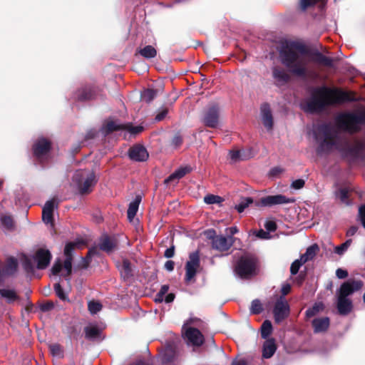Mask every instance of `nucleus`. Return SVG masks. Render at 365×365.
I'll return each instance as SVG.
<instances>
[{
  "mask_svg": "<svg viewBox=\"0 0 365 365\" xmlns=\"http://www.w3.org/2000/svg\"><path fill=\"white\" fill-rule=\"evenodd\" d=\"M305 55L310 56L312 61L319 66L327 68L334 66L333 58L325 56L318 50L311 51L305 44L297 41H286L279 48L280 63L291 75L303 79L315 78L318 75L308 68Z\"/></svg>",
  "mask_w": 365,
  "mask_h": 365,
  "instance_id": "f257e3e1",
  "label": "nucleus"
},
{
  "mask_svg": "<svg viewBox=\"0 0 365 365\" xmlns=\"http://www.w3.org/2000/svg\"><path fill=\"white\" fill-rule=\"evenodd\" d=\"M358 101L356 93L353 91H346L339 88H329L323 86L314 90L312 99L307 102L304 110L314 113L323 110L329 106Z\"/></svg>",
  "mask_w": 365,
  "mask_h": 365,
  "instance_id": "f03ea898",
  "label": "nucleus"
},
{
  "mask_svg": "<svg viewBox=\"0 0 365 365\" xmlns=\"http://www.w3.org/2000/svg\"><path fill=\"white\" fill-rule=\"evenodd\" d=\"M334 120L339 130L351 135L359 133L365 125V109L341 112Z\"/></svg>",
  "mask_w": 365,
  "mask_h": 365,
  "instance_id": "7ed1b4c3",
  "label": "nucleus"
},
{
  "mask_svg": "<svg viewBox=\"0 0 365 365\" xmlns=\"http://www.w3.org/2000/svg\"><path fill=\"white\" fill-rule=\"evenodd\" d=\"M257 264V257L255 255L246 252L237 260L234 270L241 279H249L256 274Z\"/></svg>",
  "mask_w": 365,
  "mask_h": 365,
  "instance_id": "20e7f679",
  "label": "nucleus"
},
{
  "mask_svg": "<svg viewBox=\"0 0 365 365\" xmlns=\"http://www.w3.org/2000/svg\"><path fill=\"white\" fill-rule=\"evenodd\" d=\"M73 180L76 183L81 195H87L91 192L92 187L97 182L96 175L93 172L86 175L84 172L77 171L73 177Z\"/></svg>",
  "mask_w": 365,
  "mask_h": 365,
  "instance_id": "39448f33",
  "label": "nucleus"
},
{
  "mask_svg": "<svg viewBox=\"0 0 365 365\" xmlns=\"http://www.w3.org/2000/svg\"><path fill=\"white\" fill-rule=\"evenodd\" d=\"M220 108L217 103L209 104L203 110L201 123L207 128H217L220 124Z\"/></svg>",
  "mask_w": 365,
  "mask_h": 365,
  "instance_id": "423d86ee",
  "label": "nucleus"
},
{
  "mask_svg": "<svg viewBox=\"0 0 365 365\" xmlns=\"http://www.w3.org/2000/svg\"><path fill=\"white\" fill-rule=\"evenodd\" d=\"M52 148V143L48 138H38L32 145L33 155L36 160L43 164L48 158Z\"/></svg>",
  "mask_w": 365,
  "mask_h": 365,
  "instance_id": "0eeeda50",
  "label": "nucleus"
},
{
  "mask_svg": "<svg viewBox=\"0 0 365 365\" xmlns=\"http://www.w3.org/2000/svg\"><path fill=\"white\" fill-rule=\"evenodd\" d=\"M200 267V252L198 250L191 252L189 255V259L185 264V282L189 283L192 281Z\"/></svg>",
  "mask_w": 365,
  "mask_h": 365,
  "instance_id": "6e6552de",
  "label": "nucleus"
},
{
  "mask_svg": "<svg viewBox=\"0 0 365 365\" xmlns=\"http://www.w3.org/2000/svg\"><path fill=\"white\" fill-rule=\"evenodd\" d=\"M364 283L361 279H351L344 282L336 290V296L349 298L354 292L361 289Z\"/></svg>",
  "mask_w": 365,
  "mask_h": 365,
  "instance_id": "1a4fd4ad",
  "label": "nucleus"
},
{
  "mask_svg": "<svg viewBox=\"0 0 365 365\" xmlns=\"http://www.w3.org/2000/svg\"><path fill=\"white\" fill-rule=\"evenodd\" d=\"M272 312L274 322L278 324L289 316V305L284 297H279V298L277 299L274 304Z\"/></svg>",
  "mask_w": 365,
  "mask_h": 365,
  "instance_id": "9d476101",
  "label": "nucleus"
},
{
  "mask_svg": "<svg viewBox=\"0 0 365 365\" xmlns=\"http://www.w3.org/2000/svg\"><path fill=\"white\" fill-rule=\"evenodd\" d=\"M105 133L106 135L118 130H128L133 135L141 133L143 128L140 125L133 126L131 123L118 124L115 121H108L104 126Z\"/></svg>",
  "mask_w": 365,
  "mask_h": 365,
  "instance_id": "9b49d317",
  "label": "nucleus"
},
{
  "mask_svg": "<svg viewBox=\"0 0 365 365\" xmlns=\"http://www.w3.org/2000/svg\"><path fill=\"white\" fill-rule=\"evenodd\" d=\"M295 201L294 198H289L284 195H267L255 202L257 207H272L277 205L292 203Z\"/></svg>",
  "mask_w": 365,
  "mask_h": 365,
  "instance_id": "f8f14e48",
  "label": "nucleus"
},
{
  "mask_svg": "<svg viewBox=\"0 0 365 365\" xmlns=\"http://www.w3.org/2000/svg\"><path fill=\"white\" fill-rule=\"evenodd\" d=\"M33 258L37 263L36 268L44 269L50 264L52 255L48 250L40 248L36 250Z\"/></svg>",
  "mask_w": 365,
  "mask_h": 365,
  "instance_id": "ddd939ff",
  "label": "nucleus"
},
{
  "mask_svg": "<svg viewBox=\"0 0 365 365\" xmlns=\"http://www.w3.org/2000/svg\"><path fill=\"white\" fill-rule=\"evenodd\" d=\"M98 247L101 251L110 254L118 248V240L115 237L103 235L99 239Z\"/></svg>",
  "mask_w": 365,
  "mask_h": 365,
  "instance_id": "4468645a",
  "label": "nucleus"
},
{
  "mask_svg": "<svg viewBox=\"0 0 365 365\" xmlns=\"http://www.w3.org/2000/svg\"><path fill=\"white\" fill-rule=\"evenodd\" d=\"M129 158L136 162H144L147 160L149 157V154L146 148L141 145L137 144L130 147L128 150Z\"/></svg>",
  "mask_w": 365,
  "mask_h": 365,
  "instance_id": "2eb2a0df",
  "label": "nucleus"
},
{
  "mask_svg": "<svg viewBox=\"0 0 365 365\" xmlns=\"http://www.w3.org/2000/svg\"><path fill=\"white\" fill-rule=\"evenodd\" d=\"M234 239L232 236L225 237L218 235L212 242V247L213 249L220 252H227L233 245Z\"/></svg>",
  "mask_w": 365,
  "mask_h": 365,
  "instance_id": "dca6fc26",
  "label": "nucleus"
},
{
  "mask_svg": "<svg viewBox=\"0 0 365 365\" xmlns=\"http://www.w3.org/2000/svg\"><path fill=\"white\" fill-rule=\"evenodd\" d=\"M185 334L188 342L193 346H200L204 343V336L197 328H188Z\"/></svg>",
  "mask_w": 365,
  "mask_h": 365,
  "instance_id": "f3484780",
  "label": "nucleus"
},
{
  "mask_svg": "<svg viewBox=\"0 0 365 365\" xmlns=\"http://www.w3.org/2000/svg\"><path fill=\"white\" fill-rule=\"evenodd\" d=\"M336 309L339 314L346 316L350 314L354 308L351 299L339 296H336Z\"/></svg>",
  "mask_w": 365,
  "mask_h": 365,
  "instance_id": "a211bd4d",
  "label": "nucleus"
},
{
  "mask_svg": "<svg viewBox=\"0 0 365 365\" xmlns=\"http://www.w3.org/2000/svg\"><path fill=\"white\" fill-rule=\"evenodd\" d=\"M57 207L56 200L54 199L47 201L42 210V220L46 224H53V211L54 208Z\"/></svg>",
  "mask_w": 365,
  "mask_h": 365,
  "instance_id": "6ab92c4d",
  "label": "nucleus"
},
{
  "mask_svg": "<svg viewBox=\"0 0 365 365\" xmlns=\"http://www.w3.org/2000/svg\"><path fill=\"white\" fill-rule=\"evenodd\" d=\"M260 111L263 125L268 130L273 128V117L270 106L268 103H264L261 105Z\"/></svg>",
  "mask_w": 365,
  "mask_h": 365,
  "instance_id": "aec40b11",
  "label": "nucleus"
},
{
  "mask_svg": "<svg viewBox=\"0 0 365 365\" xmlns=\"http://www.w3.org/2000/svg\"><path fill=\"white\" fill-rule=\"evenodd\" d=\"M314 333L325 332L330 325V319L327 317L315 318L312 322Z\"/></svg>",
  "mask_w": 365,
  "mask_h": 365,
  "instance_id": "412c9836",
  "label": "nucleus"
},
{
  "mask_svg": "<svg viewBox=\"0 0 365 365\" xmlns=\"http://www.w3.org/2000/svg\"><path fill=\"white\" fill-rule=\"evenodd\" d=\"M287 71H288L287 69ZM290 73L286 71L284 68L280 66H276L272 68V76L279 83L285 84L288 83L290 79Z\"/></svg>",
  "mask_w": 365,
  "mask_h": 365,
  "instance_id": "4be33fe9",
  "label": "nucleus"
},
{
  "mask_svg": "<svg viewBox=\"0 0 365 365\" xmlns=\"http://www.w3.org/2000/svg\"><path fill=\"white\" fill-rule=\"evenodd\" d=\"M336 143V137L332 134L324 137L317 148V154L319 155L324 152H329Z\"/></svg>",
  "mask_w": 365,
  "mask_h": 365,
  "instance_id": "5701e85b",
  "label": "nucleus"
},
{
  "mask_svg": "<svg viewBox=\"0 0 365 365\" xmlns=\"http://www.w3.org/2000/svg\"><path fill=\"white\" fill-rule=\"evenodd\" d=\"M85 338L92 341L102 340V331L97 326H87L83 329Z\"/></svg>",
  "mask_w": 365,
  "mask_h": 365,
  "instance_id": "b1692460",
  "label": "nucleus"
},
{
  "mask_svg": "<svg viewBox=\"0 0 365 365\" xmlns=\"http://www.w3.org/2000/svg\"><path fill=\"white\" fill-rule=\"evenodd\" d=\"M192 168L190 166H185L180 168L176 170L173 173H172L169 177H168L164 180L165 184H169L173 181H176V182L183 178L186 174L190 173Z\"/></svg>",
  "mask_w": 365,
  "mask_h": 365,
  "instance_id": "393cba45",
  "label": "nucleus"
},
{
  "mask_svg": "<svg viewBox=\"0 0 365 365\" xmlns=\"http://www.w3.org/2000/svg\"><path fill=\"white\" fill-rule=\"evenodd\" d=\"M121 277L124 281L133 277V272L130 262L128 259H123L122 264L118 267Z\"/></svg>",
  "mask_w": 365,
  "mask_h": 365,
  "instance_id": "a878e982",
  "label": "nucleus"
},
{
  "mask_svg": "<svg viewBox=\"0 0 365 365\" xmlns=\"http://www.w3.org/2000/svg\"><path fill=\"white\" fill-rule=\"evenodd\" d=\"M141 200V195H137L134 200L130 202L127 210V217L130 222H132L136 215Z\"/></svg>",
  "mask_w": 365,
  "mask_h": 365,
  "instance_id": "bb28decb",
  "label": "nucleus"
},
{
  "mask_svg": "<svg viewBox=\"0 0 365 365\" xmlns=\"http://www.w3.org/2000/svg\"><path fill=\"white\" fill-rule=\"evenodd\" d=\"M277 350V346L274 339H267L263 345L262 356L264 359L271 358Z\"/></svg>",
  "mask_w": 365,
  "mask_h": 365,
  "instance_id": "cd10ccee",
  "label": "nucleus"
},
{
  "mask_svg": "<svg viewBox=\"0 0 365 365\" xmlns=\"http://www.w3.org/2000/svg\"><path fill=\"white\" fill-rule=\"evenodd\" d=\"M94 97V93L91 88H82L76 91L75 94L76 100L78 101H86L93 99Z\"/></svg>",
  "mask_w": 365,
  "mask_h": 365,
  "instance_id": "c85d7f7f",
  "label": "nucleus"
},
{
  "mask_svg": "<svg viewBox=\"0 0 365 365\" xmlns=\"http://www.w3.org/2000/svg\"><path fill=\"white\" fill-rule=\"evenodd\" d=\"M176 357V349L172 345L166 346L162 355V361L164 364L173 362Z\"/></svg>",
  "mask_w": 365,
  "mask_h": 365,
  "instance_id": "c756f323",
  "label": "nucleus"
},
{
  "mask_svg": "<svg viewBox=\"0 0 365 365\" xmlns=\"http://www.w3.org/2000/svg\"><path fill=\"white\" fill-rule=\"evenodd\" d=\"M319 250V247L317 244H314L309 246L304 254L302 255L300 258L302 259V262H307L309 260H312L317 254Z\"/></svg>",
  "mask_w": 365,
  "mask_h": 365,
  "instance_id": "7c9ffc66",
  "label": "nucleus"
},
{
  "mask_svg": "<svg viewBox=\"0 0 365 365\" xmlns=\"http://www.w3.org/2000/svg\"><path fill=\"white\" fill-rule=\"evenodd\" d=\"M0 295L6 299L8 304H11L19 299V295L14 289H0Z\"/></svg>",
  "mask_w": 365,
  "mask_h": 365,
  "instance_id": "2f4dec72",
  "label": "nucleus"
},
{
  "mask_svg": "<svg viewBox=\"0 0 365 365\" xmlns=\"http://www.w3.org/2000/svg\"><path fill=\"white\" fill-rule=\"evenodd\" d=\"M364 150L365 144L362 142H357L354 146L348 148L346 153L349 155L357 158Z\"/></svg>",
  "mask_w": 365,
  "mask_h": 365,
  "instance_id": "473e14b6",
  "label": "nucleus"
},
{
  "mask_svg": "<svg viewBox=\"0 0 365 365\" xmlns=\"http://www.w3.org/2000/svg\"><path fill=\"white\" fill-rule=\"evenodd\" d=\"M138 52L143 57L148 59L153 58L157 56L156 49L150 45L145 46L144 48L139 49Z\"/></svg>",
  "mask_w": 365,
  "mask_h": 365,
  "instance_id": "72a5a7b5",
  "label": "nucleus"
},
{
  "mask_svg": "<svg viewBox=\"0 0 365 365\" xmlns=\"http://www.w3.org/2000/svg\"><path fill=\"white\" fill-rule=\"evenodd\" d=\"M1 224L6 230L12 231L15 228V222L11 215H4L0 218Z\"/></svg>",
  "mask_w": 365,
  "mask_h": 365,
  "instance_id": "f704fd0d",
  "label": "nucleus"
},
{
  "mask_svg": "<svg viewBox=\"0 0 365 365\" xmlns=\"http://www.w3.org/2000/svg\"><path fill=\"white\" fill-rule=\"evenodd\" d=\"M331 126L329 123H322L318 125L317 132L314 133V138L318 139V135L322 134L324 138L331 134Z\"/></svg>",
  "mask_w": 365,
  "mask_h": 365,
  "instance_id": "c9c22d12",
  "label": "nucleus"
},
{
  "mask_svg": "<svg viewBox=\"0 0 365 365\" xmlns=\"http://www.w3.org/2000/svg\"><path fill=\"white\" fill-rule=\"evenodd\" d=\"M158 91L153 88L145 89L141 93V100L147 103L152 102L157 96Z\"/></svg>",
  "mask_w": 365,
  "mask_h": 365,
  "instance_id": "e433bc0d",
  "label": "nucleus"
},
{
  "mask_svg": "<svg viewBox=\"0 0 365 365\" xmlns=\"http://www.w3.org/2000/svg\"><path fill=\"white\" fill-rule=\"evenodd\" d=\"M324 309V304L322 302L315 303L312 307L307 309L305 316L307 318H311L318 314Z\"/></svg>",
  "mask_w": 365,
  "mask_h": 365,
  "instance_id": "4c0bfd02",
  "label": "nucleus"
},
{
  "mask_svg": "<svg viewBox=\"0 0 365 365\" xmlns=\"http://www.w3.org/2000/svg\"><path fill=\"white\" fill-rule=\"evenodd\" d=\"M261 336L262 339H267L272 332V324L271 322L266 319L261 326Z\"/></svg>",
  "mask_w": 365,
  "mask_h": 365,
  "instance_id": "58836bf2",
  "label": "nucleus"
},
{
  "mask_svg": "<svg viewBox=\"0 0 365 365\" xmlns=\"http://www.w3.org/2000/svg\"><path fill=\"white\" fill-rule=\"evenodd\" d=\"M18 267L17 259L13 257H9L6 261V271L9 274L16 272Z\"/></svg>",
  "mask_w": 365,
  "mask_h": 365,
  "instance_id": "ea45409f",
  "label": "nucleus"
},
{
  "mask_svg": "<svg viewBox=\"0 0 365 365\" xmlns=\"http://www.w3.org/2000/svg\"><path fill=\"white\" fill-rule=\"evenodd\" d=\"M254 200L252 197H250L242 198L240 203L235 205V208L239 213H242L245 208H247L250 204H252Z\"/></svg>",
  "mask_w": 365,
  "mask_h": 365,
  "instance_id": "a19ab883",
  "label": "nucleus"
},
{
  "mask_svg": "<svg viewBox=\"0 0 365 365\" xmlns=\"http://www.w3.org/2000/svg\"><path fill=\"white\" fill-rule=\"evenodd\" d=\"M263 311V306L259 299H254L251 303L250 313L252 314H259Z\"/></svg>",
  "mask_w": 365,
  "mask_h": 365,
  "instance_id": "79ce46f5",
  "label": "nucleus"
},
{
  "mask_svg": "<svg viewBox=\"0 0 365 365\" xmlns=\"http://www.w3.org/2000/svg\"><path fill=\"white\" fill-rule=\"evenodd\" d=\"M22 265L24 270L29 273L32 274L34 272V267L33 265L31 259L26 255H24L22 258Z\"/></svg>",
  "mask_w": 365,
  "mask_h": 365,
  "instance_id": "37998d69",
  "label": "nucleus"
},
{
  "mask_svg": "<svg viewBox=\"0 0 365 365\" xmlns=\"http://www.w3.org/2000/svg\"><path fill=\"white\" fill-rule=\"evenodd\" d=\"M223 201L224 200L222 197L212 194L207 195L204 197V202L207 205L219 204Z\"/></svg>",
  "mask_w": 365,
  "mask_h": 365,
  "instance_id": "c03bdc74",
  "label": "nucleus"
},
{
  "mask_svg": "<svg viewBox=\"0 0 365 365\" xmlns=\"http://www.w3.org/2000/svg\"><path fill=\"white\" fill-rule=\"evenodd\" d=\"M72 261H73V258L66 257L64 262H63V266L66 271V273L63 276L67 280L70 279L69 277L71 276V272H72Z\"/></svg>",
  "mask_w": 365,
  "mask_h": 365,
  "instance_id": "a18cd8bd",
  "label": "nucleus"
},
{
  "mask_svg": "<svg viewBox=\"0 0 365 365\" xmlns=\"http://www.w3.org/2000/svg\"><path fill=\"white\" fill-rule=\"evenodd\" d=\"M102 304L96 301H90L88 304V309L91 314H95L102 309Z\"/></svg>",
  "mask_w": 365,
  "mask_h": 365,
  "instance_id": "49530a36",
  "label": "nucleus"
},
{
  "mask_svg": "<svg viewBox=\"0 0 365 365\" xmlns=\"http://www.w3.org/2000/svg\"><path fill=\"white\" fill-rule=\"evenodd\" d=\"M78 245V242H68L64 248V255L66 257L73 258V252L76 247Z\"/></svg>",
  "mask_w": 365,
  "mask_h": 365,
  "instance_id": "de8ad7c7",
  "label": "nucleus"
},
{
  "mask_svg": "<svg viewBox=\"0 0 365 365\" xmlns=\"http://www.w3.org/2000/svg\"><path fill=\"white\" fill-rule=\"evenodd\" d=\"M54 291L56 292V296L63 301L68 300V296L64 292L63 287L61 286L59 283H56L53 286Z\"/></svg>",
  "mask_w": 365,
  "mask_h": 365,
  "instance_id": "09e8293b",
  "label": "nucleus"
},
{
  "mask_svg": "<svg viewBox=\"0 0 365 365\" xmlns=\"http://www.w3.org/2000/svg\"><path fill=\"white\" fill-rule=\"evenodd\" d=\"M352 242L351 239L347 240L346 242L335 247V252L339 255L344 254V252L349 248Z\"/></svg>",
  "mask_w": 365,
  "mask_h": 365,
  "instance_id": "8fccbe9b",
  "label": "nucleus"
},
{
  "mask_svg": "<svg viewBox=\"0 0 365 365\" xmlns=\"http://www.w3.org/2000/svg\"><path fill=\"white\" fill-rule=\"evenodd\" d=\"M305 262H302V259L300 258L299 259L294 260L290 267V273L292 275H295L298 273L299 268Z\"/></svg>",
  "mask_w": 365,
  "mask_h": 365,
  "instance_id": "3c124183",
  "label": "nucleus"
},
{
  "mask_svg": "<svg viewBox=\"0 0 365 365\" xmlns=\"http://www.w3.org/2000/svg\"><path fill=\"white\" fill-rule=\"evenodd\" d=\"M168 289L169 285L163 284L156 295L155 302H162L163 301V297L168 292Z\"/></svg>",
  "mask_w": 365,
  "mask_h": 365,
  "instance_id": "603ef678",
  "label": "nucleus"
},
{
  "mask_svg": "<svg viewBox=\"0 0 365 365\" xmlns=\"http://www.w3.org/2000/svg\"><path fill=\"white\" fill-rule=\"evenodd\" d=\"M169 109L167 107H163L160 109V110L157 113L155 117V122H160L163 120L168 113Z\"/></svg>",
  "mask_w": 365,
  "mask_h": 365,
  "instance_id": "864d4df0",
  "label": "nucleus"
},
{
  "mask_svg": "<svg viewBox=\"0 0 365 365\" xmlns=\"http://www.w3.org/2000/svg\"><path fill=\"white\" fill-rule=\"evenodd\" d=\"M91 259L92 258L90 257V255L86 254V257L81 258V260L78 265V268L87 269L91 262Z\"/></svg>",
  "mask_w": 365,
  "mask_h": 365,
  "instance_id": "5fc2aeb1",
  "label": "nucleus"
},
{
  "mask_svg": "<svg viewBox=\"0 0 365 365\" xmlns=\"http://www.w3.org/2000/svg\"><path fill=\"white\" fill-rule=\"evenodd\" d=\"M50 350L53 356H61L63 354L61 346L58 344H53L50 346Z\"/></svg>",
  "mask_w": 365,
  "mask_h": 365,
  "instance_id": "6e6d98bb",
  "label": "nucleus"
},
{
  "mask_svg": "<svg viewBox=\"0 0 365 365\" xmlns=\"http://www.w3.org/2000/svg\"><path fill=\"white\" fill-rule=\"evenodd\" d=\"M63 267V264L60 259H58L53 264L52 268H51V272L53 275H58L60 272L61 271Z\"/></svg>",
  "mask_w": 365,
  "mask_h": 365,
  "instance_id": "4d7b16f0",
  "label": "nucleus"
},
{
  "mask_svg": "<svg viewBox=\"0 0 365 365\" xmlns=\"http://www.w3.org/2000/svg\"><path fill=\"white\" fill-rule=\"evenodd\" d=\"M40 310L43 312H49L54 307V304L51 301H48L40 304Z\"/></svg>",
  "mask_w": 365,
  "mask_h": 365,
  "instance_id": "13d9d810",
  "label": "nucleus"
},
{
  "mask_svg": "<svg viewBox=\"0 0 365 365\" xmlns=\"http://www.w3.org/2000/svg\"><path fill=\"white\" fill-rule=\"evenodd\" d=\"M305 185V181L303 179H297L292 182L291 187L295 190L302 188Z\"/></svg>",
  "mask_w": 365,
  "mask_h": 365,
  "instance_id": "bf43d9fd",
  "label": "nucleus"
},
{
  "mask_svg": "<svg viewBox=\"0 0 365 365\" xmlns=\"http://www.w3.org/2000/svg\"><path fill=\"white\" fill-rule=\"evenodd\" d=\"M359 216L361 223L365 229V205H361L359 209Z\"/></svg>",
  "mask_w": 365,
  "mask_h": 365,
  "instance_id": "052dcab7",
  "label": "nucleus"
},
{
  "mask_svg": "<svg viewBox=\"0 0 365 365\" xmlns=\"http://www.w3.org/2000/svg\"><path fill=\"white\" fill-rule=\"evenodd\" d=\"M175 247L173 244L168 248L164 252V257L166 258H172L175 255Z\"/></svg>",
  "mask_w": 365,
  "mask_h": 365,
  "instance_id": "680f3d73",
  "label": "nucleus"
},
{
  "mask_svg": "<svg viewBox=\"0 0 365 365\" xmlns=\"http://www.w3.org/2000/svg\"><path fill=\"white\" fill-rule=\"evenodd\" d=\"M205 235L209 240H212V242L215 240V239L218 236L216 235V232L213 229L207 230L205 232Z\"/></svg>",
  "mask_w": 365,
  "mask_h": 365,
  "instance_id": "e2e57ef3",
  "label": "nucleus"
},
{
  "mask_svg": "<svg viewBox=\"0 0 365 365\" xmlns=\"http://www.w3.org/2000/svg\"><path fill=\"white\" fill-rule=\"evenodd\" d=\"M339 197L341 202H346L349 198V192L346 188H342L339 190Z\"/></svg>",
  "mask_w": 365,
  "mask_h": 365,
  "instance_id": "0e129e2a",
  "label": "nucleus"
},
{
  "mask_svg": "<svg viewBox=\"0 0 365 365\" xmlns=\"http://www.w3.org/2000/svg\"><path fill=\"white\" fill-rule=\"evenodd\" d=\"M349 274L348 272L345 269L338 268L336 271V276L339 279H345L348 277Z\"/></svg>",
  "mask_w": 365,
  "mask_h": 365,
  "instance_id": "69168bd1",
  "label": "nucleus"
},
{
  "mask_svg": "<svg viewBox=\"0 0 365 365\" xmlns=\"http://www.w3.org/2000/svg\"><path fill=\"white\" fill-rule=\"evenodd\" d=\"M230 158L234 161H237L240 159H242L241 156H240V150H231L230 152Z\"/></svg>",
  "mask_w": 365,
  "mask_h": 365,
  "instance_id": "338daca9",
  "label": "nucleus"
},
{
  "mask_svg": "<svg viewBox=\"0 0 365 365\" xmlns=\"http://www.w3.org/2000/svg\"><path fill=\"white\" fill-rule=\"evenodd\" d=\"M264 226H265V228L268 231H270V232H274L277 229V225L273 221H268V222H267Z\"/></svg>",
  "mask_w": 365,
  "mask_h": 365,
  "instance_id": "774afa93",
  "label": "nucleus"
}]
</instances>
